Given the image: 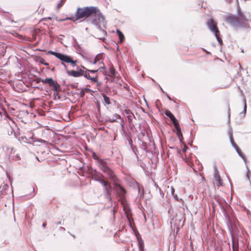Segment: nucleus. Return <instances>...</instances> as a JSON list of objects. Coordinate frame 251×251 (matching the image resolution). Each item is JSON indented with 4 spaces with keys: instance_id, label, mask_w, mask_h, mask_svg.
Returning <instances> with one entry per match:
<instances>
[{
    "instance_id": "13",
    "label": "nucleus",
    "mask_w": 251,
    "mask_h": 251,
    "mask_svg": "<svg viewBox=\"0 0 251 251\" xmlns=\"http://www.w3.org/2000/svg\"><path fill=\"white\" fill-rule=\"evenodd\" d=\"M53 78L51 77H47L45 79H42L41 78L36 76L34 81L36 82V83H39L40 82H42L44 84H47L48 85H50V84L53 82L52 81Z\"/></svg>"
},
{
    "instance_id": "64",
    "label": "nucleus",
    "mask_w": 251,
    "mask_h": 251,
    "mask_svg": "<svg viewBox=\"0 0 251 251\" xmlns=\"http://www.w3.org/2000/svg\"><path fill=\"white\" fill-rule=\"evenodd\" d=\"M159 88L160 89V90H161V91H162L164 94H165V93H166V92H164V91H163V90L162 89V88H161V87L160 85H159Z\"/></svg>"
},
{
    "instance_id": "38",
    "label": "nucleus",
    "mask_w": 251,
    "mask_h": 251,
    "mask_svg": "<svg viewBox=\"0 0 251 251\" xmlns=\"http://www.w3.org/2000/svg\"><path fill=\"white\" fill-rule=\"evenodd\" d=\"M65 0H60V2L59 3H58L57 6V7L58 9H60V7H61L63 6Z\"/></svg>"
},
{
    "instance_id": "18",
    "label": "nucleus",
    "mask_w": 251,
    "mask_h": 251,
    "mask_svg": "<svg viewBox=\"0 0 251 251\" xmlns=\"http://www.w3.org/2000/svg\"><path fill=\"white\" fill-rule=\"evenodd\" d=\"M215 179L218 181V183L217 184V186H220L222 185V180L220 178V176L219 175V172L217 168L215 167L214 168V176Z\"/></svg>"
},
{
    "instance_id": "15",
    "label": "nucleus",
    "mask_w": 251,
    "mask_h": 251,
    "mask_svg": "<svg viewBox=\"0 0 251 251\" xmlns=\"http://www.w3.org/2000/svg\"><path fill=\"white\" fill-rule=\"evenodd\" d=\"M48 54H50L51 55H54L57 58L59 59L60 61H62V60L64 58L66 54H64L62 53H60L57 51H54L52 50H49L48 52Z\"/></svg>"
},
{
    "instance_id": "28",
    "label": "nucleus",
    "mask_w": 251,
    "mask_h": 251,
    "mask_svg": "<svg viewBox=\"0 0 251 251\" xmlns=\"http://www.w3.org/2000/svg\"><path fill=\"white\" fill-rule=\"evenodd\" d=\"M117 118H121L120 116L117 114H114L112 118L109 117L107 121L110 123H114L116 122Z\"/></svg>"
},
{
    "instance_id": "44",
    "label": "nucleus",
    "mask_w": 251,
    "mask_h": 251,
    "mask_svg": "<svg viewBox=\"0 0 251 251\" xmlns=\"http://www.w3.org/2000/svg\"><path fill=\"white\" fill-rule=\"evenodd\" d=\"M88 79L91 80V81L93 82H97V75H96L95 77H91H91H90V78H88Z\"/></svg>"
},
{
    "instance_id": "34",
    "label": "nucleus",
    "mask_w": 251,
    "mask_h": 251,
    "mask_svg": "<svg viewBox=\"0 0 251 251\" xmlns=\"http://www.w3.org/2000/svg\"><path fill=\"white\" fill-rule=\"evenodd\" d=\"M66 20H71L74 22V20L73 19V16H72L71 17H67L66 18H65L64 19H60L58 21L59 22H63V21H65Z\"/></svg>"
},
{
    "instance_id": "53",
    "label": "nucleus",
    "mask_w": 251,
    "mask_h": 251,
    "mask_svg": "<svg viewBox=\"0 0 251 251\" xmlns=\"http://www.w3.org/2000/svg\"><path fill=\"white\" fill-rule=\"evenodd\" d=\"M172 196L173 197L174 199L175 200H176V201H178V200L179 199V198H178V197L176 194H174Z\"/></svg>"
},
{
    "instance_id": "52",
    "label": "nucleus",
    "mask_w": 251,
    "mask_h": 251,
    "mask_svg": "<svg viewBox=\"0 0 251 251\" xmlns=\"http://www.w3.org/2000/svg\"><path fill=\"white\" fill-rule=\"evenodd\" d=\"M175 190L173 187H171V193L172 196L175 194Z\"/></svg>"
},
{
    "instance_id": "33",
    "label": "nucleus",
    "mask_w": 251,
    "mask_h": 251,
    "mask_svg": "<svg viewBox=\"0 0 251 251\" xmlns=\"http://www.w3.org/2000/svg\"><path fill=\"white\" fill-rule=\"evenodd\" d=\"M219 34L220 33H217L215 34L214 35L215 37L216 38V39L220 45H222L223 44V41L222 39L219 37Z\"/></svg>"
},
{
    "instance_id": "7",
    "label": "nucleus",
    "mask_w": 251,
    "mask_h": 251,
    "mask_svg": "<svg viewBox=\"0 0 251 251\" xmlns=\"http://www.w3.org/2000/svg\"><path fill=\"white\" fill-rule=\"evenodd\" d=\"M52 81L53 82L51 83L50 85H49V86L51 87L52 88L51 90L54 92L53 94V99L55 100L56 97H57L58 99L60 100L61 99V96L59 94V92L61 91L60 86L58 83L53 79Z\"/></svg>"
},
{
    "instance_id": "20",
    "label": "nucleus",
    "mask_w": 251,
    "mask_h": 251,
    "mask_svg": "<svg viewBox=\"0 0 251 251\" xmlns=\"http://www.w3.org/2000/svg\"><path fill=\"white\" fill-rule=\"evenodd\" d=\"M125 112L127 114V118L129 124H131L132 121V116L135 119V116L133 114L131 110L126 109Z\"/></svg>"
},
{
    "instance_id": "51",
    "label": "nucleus",
    "mask_w": 251,
    "mask_h": 251,
    "mask_svg": "<svg viewBox=\"0 0 251 251\" xmlns=\"http://www.w3.org/2000/svg\"><path fill=\"white\" fill-rule=\"evenodd\" d=\"M230 108H229V104H228V122H229V121H230Z\"/></svg>"
},
{
    "instance_id": "1",
    "label": "nucleus",
    "mask_w": 251,
    "mask_h": 251,
    "mask_svg": "<svg viewBox=\"0 0 251 251\" xmlns=\"http://www.w3.org/2000/svg\"><path fill=\"white\" fill-rule=\"evenodd\" d=\"M73 16L74 22L81 20V21L87 20L88 22L96 25L98 28H100V23L104 22L105 17L101 13L100 9L96 6H85L77 7Z\"/></svg>"
},
{
    "instance_id": "58",
    "label": "nucleus",
    "mask_w": 251,
    "mask_h": 251,
    "mask_svg": "<svg viewBox=\"0 0 251 251\" xmlns=\"http://www.w3.org/2000/svg\"><path fill=\"white\" fill-rule=\"evenodd\" d=\"M59 229L61 231H64L65 230V228L62 226L60 227Z\"/></svg>"
},
{
    "instance_id": "43",
    "label": "nucleus",
    "mask_w": 251,
    "mask_h": 251,
    "mask_svg": "<svg viewBox=\"0 0 251 251\" xmlns=\"http://www.w3.org/2000/svg\"><path fill=\"white\" fill-rule=\"evenodd\" d=\"M86 71L90 72V73L95 74V73H97L99 71V70H98V69H97V70L86 69Z\"/></svg>"
},
{
    "instance_id": "37",
    "label": "nucleus",
    "mask_w": 251,
    "mask_h": 251,
    "mask_svg": "<svg viewBox=\"0 0 251 251\" xmlns=\"http://www.w3.org/2000/svg\"><path fill=\"white\" fill-rule=\"evenodd\" d=\"M102 186L103 187V189H105L106 188H108V187L111 186V184L109 182L106 181L105 183H103Z\"/></svg>"
},
{
    "instance_id": "49",
    "label": "nucleus",
    "mask_w": 251,
    "mask_h": 251,
    "mask_svg": "<svg viewBox=\"0 0 251 251\" xmlns=\"http://www.w3.org/2000/svg\"><path fill=\"white\" fill-rule=\"evenodd\" d=\"M105 180L102 179V177L98 180V182H100L101 185H103V183H105Z\"/></svg>"
},
{
    "instance_id": "12",
    "label": "nucleus",
    "mask_w": 251,
    "mask_h": 251,
    "mask_svg": "<svg viewBox=\"0 0 251 251\" xmlns=\"http://www.w3.org/2000/svg\"><path fill=\"white\" fill-rule=\"evenodd\" d=\"M102 55V53H99L95 56L93 61L89 60L88 59H87V60L90 63L93 65H95L97 63H98L100 65L101 64H103V58Z\"/></svg>"
},
{
    "instance_id": "26",
    "label": "nucleus",
    "mask_w": 251,
    "mask_h": 251,
    "mask_svg": "<svg viewBox=\"0 0 251 251\" xmlns=\"http://www.w3.org/2000/svg\"><path fill=\"white\" fill-rule=\"evenodd\" d=\"M221 209L222 211V212L224 214V216L226 219V221H228V220H231L230 218V217L228 215V214L227 213V212H226V209L225 208V207L222 205L221 206Z\"/></svg>"
},
{
    "instance_id": "32",
    "label": "nucleus",
    "mask_w": 251,
    "mask_h": 251,
    "mask_svg": "<svg viewBox=\"0 0 251 251\" xmlns=\"http://www.w3.org/2000/svg\"><path fill=\"white\" fill-rule=\"evenodd\" d=\"M173 124L176 130V132H181V128L179 125V123H178V122L177 121V120L176 121V122L173 123Z\"/></svg>"
},
{
    "instance_id": "46",
    "label": "nucleus",
    "mask_w": 251,
    "mask_h": 251,
    "mask_svg": "<svg viewBox=\"0 0 251 251\" xmlns=\"http://www.w3.org/2000/svg\"><path fill=\"white\" fill-rule=\"evenodd\" d=\"M5 52V48L4 46L0 47V53H4Z\"/></svg>"
},
{
    "instance_id": "14",
    "label": "nucleus",
    "mask_w": 251,
    "mask_h": 251,
    "mask_svg": "<svg viewBox=\"0 0 251 251\" xmlns=\"http://www.w3.org/2000/svg\"><path fill=\"white\" fill-rule=\"evenodd\" d=\"M62 62L70 63L73 67H75L76 66L77 60H74L71 56L66 54L64 58L62 60Z\"/></svg>"
},
{
    "instance_id": "40",
    "label": "nucleus",
    "mask_w": 251,
    "mask_h": 251,
    "mask_svg": "<svg viewBox=\"0 0 251 251\" xmlns=\"http://www.w3.org/2000/svg\"><path fill=\"white\" fill-rule=\"evenodd\" d=\"M80 98H83L85 95V92L81 89L80 92L77 94Z\"/></svg>"
},
{
    "instance_id": "21",
    "label": "nucleus",
    "mask_w": 251,
    "mask_h": 251,
    "mask_svg": "<svg viewBox=\"0 0 251 251\" xmlns=\"http://www.w3.org/2000/svg\"><path fill=\"white\" fill-rule=\"evenodd\" d=\"M136 237H137V240L138 241V244L139 251H144V241L142 239V238L140 236L136 235Z\"/></svg>"
},
{
    "instance_id": "59",
    "label": "nucleus",
    "mask_w": 251,
    "mask_h": 251,
    "mask_svg": "<svg viewBox=\"0 0 251 251\" xmlns=\"http://www.w3.org/2000/svg\"><path fill=\"white\" fill-rule=\"evenodd\" d=\"M97 83V86H100L102 84V83L100 81H98L97 80V82H96Z\"/></svg>"
},
{
    "instance_id": "22",
    "label": "nucleus",
    "mask_w": 251,
    "mask_h": 251,
    "mask_svg": "<svg viewBox=\"0 0 251 251\" xmlns=\"http://www.w3.org/2000/svg\"><path fill=\"white\" fill-rule=\"evenodd\" d=\"M243 102L244 104V108L242 112H240L239 114L240 117L241 118H243L245 117L246 112H247V103H246V100L245 98H243Z\"/></svg>"
},
{
    "instance_id": "6",
    "label": "nucleus",
    "mask_w": 251,
    "mask_h": 251,
    "mask_svg": "<svg viewBox=\"0 0 251 251\" xmlns=\"http://www.w3.org/2000/svg\"><path fill=\"white\" fill-rule=\"evenodd\" d=\"M86 173L90 176V177L96 181H98V179L103 177V176L100 172L91 167L87 166Z\"/></svg>"
},
{
    "instance_id": "62",
    "label": "nucleus",
    "mask_w": 251,
    "mask_h": 251,
    "mask_svg": "<svg viewBox=\"0 0 251 251\" xmlns=\"http://www.w3.org/2000/svg\"><path fill=\"white\" fill-rule=\"evenodd\" d=\"M142 145L144 147H146V146L147 145V143H146V142H142ZM144 150H146V148H145V149Z\"/></svg>"
},
{
    "instance_id": "35",
    "label": "nucleus",
    "mask_w": 251,
    "mask_h": 251,
    "mask_svg": "<svg viewBox=\"0 0 251 251\" xmlns=\"http://www.w3.org/2000/svg\"><path fill=\"white\" fill-rule=\"evenodd\" d=\"M39 62L41 64H43V65H44L45 66H49V64L48 63L46 62L45 61V59L44 58H40L39 59Z\"/></svg>"
},
{
    "instance_id": "56",
    "label": "nucleus",
    "mask_w": 251,
    "mask_h": 251,
    "mask_svg": "<svg viewBox=\"0 0 251 251\" xmlns=\"http://www.w3.org/2000/svg\"><path fill=\"white\" fill-rule=\"evenodd\" d=\"M66 63L65 62H61V65L65 68H67V65H66Z\"/></svg>"
},
{
    "instance_id": "42",
    "label": "nucleus",
    "mask_w": 251,
    "mask_h": 251,
    "mask_svg": "<svg viewBox=\"0 0 251 251\" xmlns=\"http://www.w3.org/2000/svg\"><path fill=\"white\" fill-rule=\"evenodd\" d=\"M128 142H129V144L130 145L131 149L132 150V151L134 152V153L136 154L135 149L133 147V145L132 144V141L131 139H130L129 140H128Z\"/></svg>"
},
{
    "instance_id": "10",
    "label": "nucleus",
    "mask_w": 251,
    "mask_h": 251,
    "mask_svg": "<svg viewBox=\"0 0 251 251\" xmlns=\"http://www.w3.org/2000/svg\"><path fill=\"white\" fill-rule=\"evenodd\" d=\"M116 71L113 65L111 66L109 68L108 72L103 71L102 74L104 76H109V77L114 78L116 75Z\"/></svg>"
},
{
    "instance_id": "27",
    "label": "nucleus",
    "mask_w": 251,
    "mask_h": 251,
    "mask_svg": "<svg viewBox=\"0 0 251 251\" xmlns=\"http://www.w3.org/2000/svg\"><path fill=\"white\" fill-rule=\"evenodd\" d=\"M221 209L222 211V212L224 214V216L226 219V221H228V220H231L230 218V217L228 215V214L227 213V212H226V209L225 208V207L222 205L221 206Z\"/></svg>"
},
{
    "instance_id": "47",
    "label": "nucleus",
    "mask_w": 251,
    "mask_h": 251,
    "mask_svg": "<svg viewBox=\"0 0 251 251\" xmlns=\"http://www.w3.org/2000/svg\"><path fill=\"white\" fill-rule=\"evenodd\" d=\"M178 201V202H180V203L182 204V205H183V206H184L185 207H186V208L187 207V206L184 204V201L182 200V199L180 198V199L178 200V201Z\"/></svg>"
},
{
    "instance_id": "31",
    "label": "nucleus",
    "mask_w": 251,
    "mask_h": 251,
    "mask_svg": "<svg viewBox=\"0 0 251 251\" xmlns=\"http://www.w3.org/2000/svg\"><path fill=\"white\" fill-rule=\"evenodd\" d=\"M226 224L227 226L228 227V229L229 232L232 234V222H231V220H230L226 221Z\"/></svg>"
},
{
    "instance_id": "48",
    "label": "nucleus",
    "mask_w": 251,
    "mask_h": 251,
    "mask_svg": "<svg viewBox=\"0 0 251 251\" xmlns=\"http://www.w3.org/2000/svg\"><path fill=\"white\" fill-rule=\"evenodd\" d=\"M13 159H14L15 161H19L21 159V158L20 155L17 154L13 157Z\"/></svg>"
},
{
    "instance_id": "8",
    "label": "nucleus",
    "mask_w": 251,
    "mask_h": 251,
    "mask_svg": "<svg viewBox=\"0 0 251 251\" xmlns=\"http://www.w3.org/2000/svg\"><path fill=\"white\" fill-rule=\"evenodd\" d=\"M114 189L116 192L118 197H120L122 199L125 198L126 191L120 184L116 182L114 183Z\"/></svg>"
},
{
    "instance_id": "63",
    "label": "nucleus",
    "mask_w": 251,
    "mask_h": 251,
    "mask_svg": "<svg viewBox=\"0 0 251 251\" xmlns=\"http://www.w3.org/2000/svg\"><path fill=\"white\" fill-rule=\"evenodd\" d=\"M187 149V148L186 147L185 144H184V149H183V151L184 152H185V151H186Z\"/></svg>"
},
{
    "instance_id": "17",
    "label": "nucleus",
    "mask_w": 251,
    "mask_h": 251,
    "mask_svg": "<svg viewBox=\"0 0 251 251\" xmlns=\"http://www.w3.org/2000/svg\"><path fill=\"white\" fill-rule=\"evenodd\" d=\"M126 214V218H127V219L128 220V225L129 226V227L132 229V231L135 233L136 234L138 233L139 234L138 231H137V229H136V227H133V225H132V223L134 225V222H133V220L132 218H131L128 214L127 213V212H125Z\"/></svg>"
},
{
    "instance_id": "23",
    "label": "nucleus",
    "mask_w": 251,
    "mask_h": 251,
    "mask_svg": "<svg viewBox=\"0 0 251 251\" xmlns=\"http://www.w3.org/2000/svg\"><path fill=\"white\" fill-rule=\"evenodd\" d=\"M101 96L103 98L102 103L104 105H110L111 104L109 97L107 96L104 93H102Z\"/></svg>"
},
{
    "instance_id": "39",
    "label": "nucleus",
    "mask_w": 251,
    "mask_h": 251,
    "mask_svg": "<svg viewBox=\"0 0 251 251\" xmlns=\"http://www.w3.org/2000/svg\"><path fill=\"white\" fill-rule=\"evenodd\" d=\"M102 64V66H100L98 69L99 71H100V72H101L102 73V72L103 71H105V69H106V67L104 65V63L103 62V64Z\"/></svg>"
},
{
    "instance_id": "54",
    "label": "nucleus",
    "mask_w": 251,
    "mask_h": 251,
    "mask_svg": "<svg viewBox=\"0 0 251 251\" xmlns=\"http://www.w3.org/2000/svg\"><path fill=\"white\" fill-rule=\"evenodd\" d=\"M70 86H71L72 88H77V85H75V84H70Z\"/></svg>"
},
{
    "instance_id": "55",
    "label": "nucleus",
    "mask_w": 251,
    "mask_h": 251,
    "mask_svg": "<svg viewBox=\"0 0 251 251\" xmlns=\"http://www.w3.org/2000/svg\"><path fill=\"white\" fill-rule=\"evenodd\" d=\"M82 90L85 93L86 92H88L89 89L87 88H81Z\"/></svg>"
},
{
    "instance_id": "24",
    "label": "nucleus",
    "mask_w": 251,
    "mask_h": 251,
    "mask_svg": "<svg viewBox=\"0 0 251 251\" xmlns=\"http://www.w3.org/2000/svg\"><path fill=\"white\" fill-rule=\"evenodd\" d=\"M116 33L118 34L119 38V43L122 44L125 40V36L122 32L119 29L116 30Z\"/></svg>"
},
{
    "instance_id": "29",
    "label": "nucleus",
    "mask_w": 251,
    "mask_h": 251,
    "mask_svg": "<svg viewBox=\"0 0 251 251\" xmlns=\"http://www.w3.org/2000/svg\"><path fill=\"white\" fill-rule=\"evenodd\" d=\"M138 195H140V197H143L144 196V190L143 187L140 184H138Z\"/></svg>"
},
{
    "instance_id": "5",
    "label": "nucleus",
    "mask_w": 251,
    "mask_h": 251,
    "mask_svg": "<svg viewBox=\"0 0 251 251\" xmlns=\"http://www.w3.org/2000/svg\"><path fill=\"white\" fill-rule=\"evenodd\" d=\"M228 136H229V137L230 142L232 146L234 148V149L237 152V153H238L239 156L240 157H241V158L244 161V162L245 163H246L247 160V158H246L245 155L243 153V152H242L241 149L236 145V144L235 143V142L234 141V138H233V134H232V130L228 131Z\"/></svg>"
},
{
    "instance_id": "36",
    "label": "nucleus",
    "mask_w": 251,
    "mask_h": 251,
    "mask_svg": "<svg viewBox=\"0 0 251 251\" xmlns=\"http://www.w3.org/2000/svg\"><path fill=\"white\" fill-rule=\"evenodd\" d=\"M35 141H37L39 143L44 144L45 145L48 144V141H47L45 140L42 139H38L37 140L34 141V142H35Z\"/></svg>"
},
{
    "instance_id": "45",
    "label": "nucleus",
    "mask_w": 251,
    "mask_h": 251,
    "mask_svg": "<svg viewBox=\"0 0 251 251\" xmlns=\"http://www.w3.org/2000/svg\"><path fill=\"white\" fill-rule=\"evenodd\" d=\"M246 168L247 169V174L246 175V176H247L248 179L249 180L250 182L251 183V180H250V178L249 177V173H250V171L247 166H246Z\"/></svg>"
},
{
    "instance_id": "19",
    "label": "nucleus",
    "mask_w": 251,
    "mask_h": 251,
    "mask_svg": "<svg viewBox=\"0 0 251 251\" xmlns=\"http://www.w3.org/2000/svg\"><path fill=\"white\" fill-rule=\"evenodd\" d=\"M164 114L166 116L169 117L172 123L177 121V119L175 117V116L172 113V112L168 109H166Z\"/></svg>"
},
{
    "instance_id": "4",
    "label": "nucleus",
    "mask_w": 251,
    "mask_h": 251,
    "mask_svg": "<svg viewBox=\"0 0 251 251\" xmlns=\"http://www.w3.org/2000/svg\"><path fill=\"white\" fill-rule=\"evenodd\" d=\"M76 70H71L66 71L67 74L69 76H72L75 77H78L81 76H84L85 78H86L88 79V78H90V75H89V73L88 72H86V71H84L82 70L79 66H76Z\"/></svg>"
},
{
    "instance_id": "41",
    "label": "nucleus",
    "mask_w": 251,
    "mask_h": 251,
    "mask_svg": "<svg viewBox=\"0 0 251 251\" xmlns=\"http://www.w3.org/2000/svg\"><path fill=\"white\" fill-rule=\"evenodd\" d=\"M96 107H97V110H98V112L100 113V103L98 101H97L96 102Z\"/></svg>"
},
{
    "instance_id": "57",
    "label": "nucleus",
    "mask_w": 251,
    "mask_h": 251,
    "mask_svg": "<svg viewBox=\"0 0 251 251\" xmlns=\"http://www.w3.org/2000/svg\"><path fill=\"white\" fill-rule=\"evenodd\" d=\"M154 185H155V186L156 187V189H159V192H160V194H161V190L160 188H159V187H158V185H157V184H156V183H155V184H154Z\"/></svg>"
},
{
    "instance_id": "30",
    "label": "nucleus",
    "mask_w": 251,
    "mask_h": 251,
    "mask_svg": "<svg viewBox=\"0 0 251 251\" xmlns=\"http://www.w3.org/2000/svg\"><path fill=\"white\" fill-rule=\"evenodd\" d=\"M75 48L77 50V53L80 54L83 57H84L83 54L81 53L82 49L80 45L77 43L75 46Z\"/></svg>"
},
{
    "instance_id": "16",
    "label": "nucleus",
    "mask_w": 251,
    "mask_h": 251,
    "mask_svg": "<svg viewBox=\"0 0 251 251\" xmlns=\"http://www.w3.org/2000/svg\"><path fill=\"white\" fill-rule=\"evenodd\" d=\"M48 54H50L51 55H54L57 58L59 59L60 61H62V60L64 58L66 54H64L62 53H60L57 51H54L52 50H49L48 52Z\"/></svg>"
},
{
    "instance_id": "2",
    "label": "nucleus",
    "mask_w": 251,
    "mask_h": 251,
    "mask_svg": "<svg viewBox=\"0 0 251 251\" xmlns=\"http://www.w3.org/2000/svg\"><path fill=\"white\" fill-rule=\"evenodd\" d=\"M237 15L238 17L231 15L226 16V22L236 28H249L250 27V24L248 23L249 20L240 8L238 9Z\"/></svg>"
},
{
    "instance_id": "25",
    "label": "nucleus",
    "mask_w": 251,
    "mask_h": 251,
    "mask_svg": "<svg viewBox=\"0 0 251 251\" xmlns=\"http://www.w3.org/2000/svg\"><path fill=\"white\" fill-rule=\"evenodd\" d=\"M221 209L222 211V212L224 214V216L226 219V221H228V220H231L230 218V217L228 215V214L227 213V212H226V209L225 208V207L222 205L221 206Z\"/></svg>"
},
{
    "instance_id": "9",
    "label": "nucleus",
    "mask_w": 251,
    "mask_h": 251,
    "mask_svg": "<svg viewBox=\"0 0 251 251\" xmlns=\"http://www.w3.org/2000/svg\"><path fill=\"white\" fill-rule=\"evenodd\" d=\"M207 25L209 29L214 34L220 33L219 30L217 26V24L212 18H211L207 22Z\"/></svg>"
},
{
    "instance_id": "60",
    "label": "nucleus",
    "mask_w": 251,
    "mask_h": 251,
    "mask_svg": "<svg viewBox=\"0 0 251 251\" xmlns=\"http://www.w3.org/2000/svg\"><path fill=\"white\" fill-rule=\"evenodd\" d=\"M179 141H180V143H181V144H185L183 142V138L182 137V138H178Z\"/></svg>"
},
{
    "instance_id": "11",
    "label": "nucleus",
    "mask_w": 251,
    "mask_h": 251,
    "mask_svg": "<svg viewBox=\"0 0 251 251\" xmlns=\"http://www.w3.org/2000/svg\"><path fill=\"white\" fill-rule=\"evenodd\" d=\"M112 186L108 187L103 189V196L104 198L108 201L111 202L112 201V199L111 196V192L112 190Z\"/></svg>"
},
{
    "instance_id": "50",
    "label": "nucleus",
    "mask_w": 251,
    "mask_h": 251,
    "mask_svg": "<svg viewBox=\"0 0 251 251\" xmlns=\"http://www.w3.org/2000/svg\"><path fill=\"white\" fill-rule=\"evenodd\" d=\"M176 134H177V136L178 138H182L183 135H182V133L181 131V132H177Z\"/></svg>"
},
{
    "instance_id": "3",
    "label": "nucleus",
    "mask_w": 251,
    "mask_h": 251,
    "mask_svg": "<svg viewBox=\"0 0 251 251\" xmlns=\"http://www.w3.org/2000/svg\"><path fill=\"white\" fill-rule=\"evenodd\" d=\"M93 158L97 160L100 170L105 173L112 181H115V175L113 171L108 166L107 161L104 159H99L95 153H93Z\"/></svg>"
},
{
    "instance_id": "61",
    "label": "nucleus",
    "mask_w": 251,
    "mask_h": 251,
    "mask_svg": "<svg viewBox=\"0 0 251 251\" xmlns=\"http://www.w3.org/2000/svg\"><path fill=\"white\" fill-rule=\"evenodd\" d=\"M166 97H167V98L170 100H172V99L171 98V97L168 95V94L167 93H165V94Z\"/></svg>"
}]
</instances>
